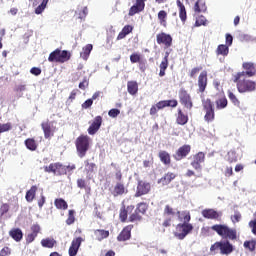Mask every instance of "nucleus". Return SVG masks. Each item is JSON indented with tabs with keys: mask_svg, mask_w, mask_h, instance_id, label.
<instances>
[{
	"mask_svg": "<svg viewBox=\"0 0 256 256\" xmlns=\"http://www.w3.org/2000/svg\"><path fill=\"white\" fill-rule=\"evenodd\" d=\"M93 105V99H88L82 104V109H89Z\"/></svg>",
	"mask_w": 256,
	"mask_h": 256,
	"instance_id": "obj_54",
	"label": "nucleus"
},
{
	"mask_svg": "<svg viewBox=\"0 0 256 256\" xmlns=\"http://www.w3.org/2000/svg\"><path fill=\"white\" fill-rule=\"evenodd\" d=\"M83 238L78 237L74 238L72 240L71 246L68 250L69 256H76L77 253L79 252V247H81V243L83 242Z\"/></svg>",
	"mask_w": 256,
	"mask_h": 256,
	"instance_id": "obj_12",
	"label": "nucleus"
},
{
	"mask_svg": "<svg viewBox=\"0 0 256 256\" xmlns=\"http://www.w3.org/2000/svg\"><path fill=\"white\" fill-rule=\"evenodd\" d=\"M169 67V59L163 58L162 62L160 63V77H165V71H167V68Z\"/></svg>",
	"mask_w": 256,
	"mask_h": 256,
	"instance_id": "obj_33",
	"label": "nucleus"
},
{
	"mask_svg": "<svg viewBox=\"0 0 256 256\" xmlns=\"http://www.w3.org/2000/svg\"><path fill=\"white\" fill-rule=\"evenodd\" d=\"M113 197H121L122 195H127L129 189L123 182H117L111 189Z\"/></svg>",
	"mask_w": 256,
	"mask_h": 256,
	"instance_id": "obj_9",
	"label": "nucleus"
},
{
	"mask_svg": "<svg viewBox=\"0 0 256 256\" xmlns=\"http://www.w3.org/2000/svg\"><path fill=\"white\" fill-rule=\"evenodd\" d=\"M131 63H139L141 61V56L139 54H132L130 56Z\"/></svg>",
	"mask_w": 256,
	"mask_h": 256,
	"instance_id": "obj_52",
	"label": "nucleus"
},
{
	"mask_svg": "<svg viewBox=\"0 0 256 256\" xmlns=\"http://www.w3.org/2000/svg\"><path fill=\"white\" fill-rule=\"evenodd\" d=\"M193 231V225L190 223H180L176 226L174 235L177 239L183 240Z\"/></svg>",
	"mask_w": 256,
	"mask_h": 256,
	"instance_id": "obj_6",
	"label": "nucleus"
},
{
	"mask_svg": "<svg viewBox=\"0 0 256 256\" xmlns=\"http://www.w3.org/2000/svg\"><path fill=\"white\" fill-rule=\"evenodd\" d=\"M159 158H160V161L164 163V165H169V163H171V156L166 151H160Z\"/></svg>",
	"mask_w": 256,
	"mask_h": 256,
	"instance_id": "obj_36",
	"label": "nucleus"
},
{
	"mask_svg": "<svg viewBox=\"0 0 256 256\" xmlns=\"http://www.w3.org/2000/svg\"><path fill=\"white\" fill-rule=\"evenodd\" d=\"M131 229H133V226H126L121 233L118 235L117 240L118 241H129L131 239Z\"/></svg>",
	"mask_w": 256,
	"mask_h": 256,
	"instance_id": "obj_19",
	"label": "nucleus"
},
{
	"mask_svg": "<svg viewBox=\"0 0 256 256\" xmlns=\"http://www.w3.org/2000/svg\"><path fill=\"white\" fill-rule=\"evenodd\" d=\"M69 58V52L56 49L49 55L48 61L50 63H65V61H69Z\"/></svg>",
	"mask_w": 256,
	"mask_h": 256,
	"instance_id": "obj_7",
	"label": "nucleus"
},
{
	"mask_svg": "<svg viewBox=\"0 0 256 256\" xmlns=\"http://www.w3.org/2000/svg\"><path fill=\"white\" fill-rule=\"evenodd\" d=\"M25 145H26L27 149H29L30 151H36L37 150V142L33 138H28L25 141Z\"/></svg>",
	"mask_w": 256,
	"mask_h": 256,
	"instance_id": "obj_40",
	"label": "nucleus"
},
{
	"mask_svg": "<svg viewBox=\"0 0 256 256\" xmlns=\"http://www.w3.org/2000/svg\"><path fill=\"white\" fill-rule=\"evenodd\" d=\"M75 169V165L72 166H63L59 163L50 164L44 168L46 173H54V175H65L67 171H73Z\"/></svg>",
	"mask_w": 256,
	"mask_h": 256,
	"instance_id": "obj_5",
	"label": "nucleus"
},
{
	"mask_svg": "<svg viewBox=\"0 0 256 256\" xmlns=\"http://www.w3.org/2000/svg\"><path fill=\"white\" fill-rule=\"evenodd\" d=\"M66 223L67 225H73V223H75V210H69Z\"/></svg>",
	"mask_w": 256,
	"mask_h": 256,
	"instance_id": "obj_43",
	"label": "nucleus"
},
{
	"mask_svg": "<svg viewBox=\"0 0 256 256\" xmlns=\"http://www.w3.org/2000/svg\"><path fill=\"white\" fill-rule=\"evenodd\" d=\"M176 121H177L178 125H186V123L189 121V117L187 115L183 114V112L181 110H179Z\"/></svg>",
	"mask_w": 256,
	"mask_h": 256,
	"instance_id": "obj_34",
	"label": "nucleus"
},
{
	"mask_svg": "<svg viewBox=\"0 0 256 256\" xmlns=\"http://www.w3.org/2000/svg\"><path fill=\"white\" fill-rule=\"evenodd\" d=\"M245 249H249V251H255L256 242L255 240L244 242Z\"/></svg>",
	"mask_w": 256,
	"mask_h": 256,
	"instance_id": "obj_46",
	"label": "nucleus"
},
{
	"mask_svg": "<svg viewBox=\"0 0 256 256\" xmlns=\"http://www.w3.org/2000/svg\"><path fill=\"white\" fill-rule=\"evenodd\" d=\"M201 25H207V19L205 18V16H199L198 18H196L195 26L201 27Z\"/></svg>",
	"mask_w": 256,
	"mask_h": 256,
	"instance_id": "obj_47",
	"label": "nucleus"
},
{
	"mask_svg": "<svg viewBox=\"0 0 256 256\" xmlns=\"http://www.w3.org/2000/svg\"><path fill=\"white\" fill-rule=\"evenodd\" d=\"M27 90V87L23 84H20L16 87V93H18V95H23L24 91Z\"/></svg>",
	"mask_w": 256,
	"mask_h": 256,
	"instance_id": "obj_51",
	"label": "nucleus"
},
{
	"mask_svg": "<svg viewBox=\"0 0 256 256\" xmlns=\"http://www.w3.org/2000/svg\"><path fill=\"white\" fill-rule=\"evenodd\" d=\"M138 213L141 215H145V212L147 211V204L146 203H139L137 205V209H135Z\"/></svg>",
	"mask_w": 256,
	"mask_h": 256,
	"instance_id": "obj_45",
	"label": "nucleus"
},
{
	"mask_svg": "<svg viewBox=\"0 0 256 256\" xmlns=\"http://www.w3.org/2000/svg\"><path fill=\"white\" fill-rule=\"evenodd\" d=\"M177 215L182 223H189V221H191V215L187 211L177 212Z\"/></svg>",
	"mask_w": 256,
	"mask_h": 256,
	"instance_id": "obj_37",
	"label": "nucleus"
},
{
	"mask_svg": "<svg viewBox=\"0 0 256 256\" xmlns=\"http://www.w3.org/2000/svg\"><path fill=\"white\" fill-rule=\"evenodd\" d=\"M176 3L179 9V17L181 19V22L185 23V21H187V10H185V5L181 3V0H177Z\"/></svg>",
	"mask_w": 256,
	"mask_h": 256,
	"instance_id": "obj_23",
	"label": "nucleus"
},
{
	"mask_svg": "<svg viewBox=\"0 0 256 256\" xmlns=\"http://www.w3.org/2000/svg\"><path fill=\"white\" fill-rule=\"evenodd\" d=\"M30 73H32V75H41V69H39V68H32L30 70Z\"/></svg>",
	"mask_w": 256,
	"mask_h": 256,
	"instance_id": "obj_64",
	"label": "nucleus"
},
{
	"mask_svg": "<svg viewBox=\"0 0 256 256\" xmlns=\"http://www.w3.org/2000/svg\"><path fill=\"white\" fill-rule=\"evenodd\" d=\"M203 107L206 112L204 116L205 121H213V119H215V112L213 111V103H211V100H204Z\"/></svg>",
	"mask_w": 256,
	"mask_h": 256,
	"instance_id": "obj_10",
	"label": "nucleus"
},
{
	"mask_svg": "<svg viewBox=\"0 0 256 256\" xmlns=\"http://www.w3.org/2000/svg\"><path fill=\"white\" fill-rule=\"evenodd\" d=\"M133 31V27L132 26H125L123 29H122V32H124L126 35H129V33H131Z\"/></svg>",
	"mask_w": 256,
	"mask_h": 256,
	"instance_id": "obj_59",
	"label": "nucleus"
},
{
	"mask_svg": "<svg viewBox=\"0 0 256 256\" xmlns=\"http://www.w3.org/2000/svg\"><path fill=\"white\" fill-rule=\"evenodd\" d=\"M55 207L57 209L65 210V209H67L68 205H67V202L65 200L60 198V199H56L55 200Z\"/></svg>",
	"mask_w": 256,
	"mask_h": 256,
	"instance_id": "obj_42",
	"label": "nucleus"
},
{
	"mask_svg": "<svg viewBox=\"0 0 256 256\" xmlns=\"http://www.w3.org/2000/svg\"><path fill=\"white\" fill-rule=\"evenodd\" d=\"M235 81H237V89L239 93H247L249 91H255V82L250 80H245V72H240L235 76Z\"/></svg>",
	"mask_w": 256,
	"mask_h": 256,
	"instance_id": "obj_1",
	"label": "nucleus"
},
{
	"mask_svg": "<svg viewBox=\"0 0 256 256\" xmlns=\"http://www.w3.org/2000/svg\"><path fill=\"white\" fill-rule=\"evenodd\" d=\"M228 97H229L230 101H232L233 105H235L236 107H239V105H240L239 99H237V96H235V94H233V92L229 91Z\"/></svg>",
	"mask_w": 256,
	"mask_h": 256,
	"instance_id": "obj_44",
	"label": "nucleus"
},
{
	"mask_svg": "<svg viewBox=\"0 0 256 256\" xmlns=\"http://www.w3.org/2000/svg\"><path fill=\"white\" fill-rule=\"evenodd\" d=\"M175 177H177V174L168 172L167 174H165L162 178H160L158 180V183L163 186L169 185V183H171V181H173V179H175Z\"/></svg>",
	"mask_w": 256,
	"mask_h": 256,
	"instance_id": "obj_22",
	"label": "nucleus"
},
{
	"mask_svg": "<svg viewBox=\"0 0 256 256\" xmlns=\"http://www.w3.org/2000/svg\"><path fill=\"white\" fill-rule=\"evenodd\" d=\"M217 249H221V242H216L211 246L210 251H217Z\"/></svg>",
	"mask_w": 256,
	"mask_h": 256,
	"instance_id": "obj_62",
	"label": "nucleus"
},
{
	"mask_svg": "<svg viewBox=\"0 0 256 256\" xmlns=\"http://www.w3.org/2000/svg\"><path fill=\"white\" fill-rule=\"evenodd\" d=\"M91 138L87 135H81L76 139V149L79 157H85V153L89 151Z\"/></svg>",
	"mask_w": 256,
	"mask_h": 256,
	"instance_id": "obj_3",
	"label": "nucleus"
},
{
	"mask_svg": "<svg viewBox=\"0 0 256 256\" xmlns=\"http://www.w3.org/2000/svg\"><path fill=\"white\" fill-rule=\"evenodd\" d=\"M216 55H222L223 57H227L229 55V46L220 44L216 49Z\"/></svg>",
	"mask_w": 256,
	"mask_h": 256,
	"instance_id": "obj_30",
	"label": "nucleus"
},
{
	"mask_svg": "<svg viewBox=\"0 0 256 256\" xmlns=\"http://www.w3.org/2000/svg\"><path fill=\"white\" fill-rule=\"evenodd\" d=\"M202 215L206 219H219V217H221V213H219L213 209L204 210L202 212Z\"/></svg>",
	"mask_w": 256,
	"mask_h": 256,
	"instance_id": "obj_24",
	"label": "nucleus"
},
{
	"mask_svg": "<svg viewBox=\"0 0 256 256\" xmlns=\"http://www.w3.org/2000/svg\"><path fill=\"white\" fill-rule=\"evenodd\" d=\"M180 101L183 106L187 109H191L193 107V102H191V96L188 95L187 91L181 90L179 93Z\"/></svg>",
	"mask_w": 256,
	"mask_h": 256,
	"instance_id": "obj_15",
	"label": "nucleus"
},
{
	"mask_svg": "<svg viewBox=\"0 0 256 256\" xmlns=\"http://www.w3.org/2000/svg\"><path fill=\"white\" fill-rule=\"evenodd\" d=\"M41 126L44 131L45 139H51L53 135H55V131H57V127L54 122H43Z\"/></svg>",
	"mask_w": 256,
	"mask_h": 256,
	"instance_id": "obj_8",
	"label": "nucleus"
},
{
	"mask_svg": "<svg viewBox=\"0 0 256 256\" xmlns=\"http://www.w3.org/2000/svg\"><path fill=\"white\" fill-rule=\"evenodd\" d=\"M120 219L122 222L128 220L130 223H137L141 220V214L135 210L134 206H128L126 209L120 211Z\"/></svg>",
	"mask_w": 256,
	"mask_h": 256,
	"instance_id": "obj_2",
	"label": "nucleus"
},
{
	"mask_svg": "<svg viewBox=\"0 0 256 256\" xmlns=\"http://www.w3.org/2000/svg\"><path fill=\"white\" fill-rule=\"evenodd\" d=\"M158 19L161 25H163V27H167V12H165V10H161L158 13Z\"/></svg>",
	"mask_w": 256,
	"mask_h": 256,
	"instance_id": "obj_41",
	"label": "nucleus"
},
{
	"mask_svg": "<svg viewBox=\"0 0 256 256\" xmlns=\"http://www.w3.org/2000/svg\"><path fill=\"white\" fill-rule=\"evenodd\" d=\"M212 231H215L220 237L224 239H236L237 232L227 227V225H214L211 227Z\"/></svg>",
	"mask_w": 256,
	"mask_h": 256,
	"instance_id": "obj_4",
	"label": "nucleus"
},
{
	"mask_svg": "<svg viewBox=\"0 0 256 256\" xmlns=\"http://www.w3.org/2000/svg\"><path fill=\"white\" fill-rule=\"evenodd\" d=\"M5 131H11V124H0V133H5Z\"/></svg>",
	"mask_w": 256,
	"mask_h": 256,
	"instance_id": "obj_49",
	"label": "nucleus"
},
{
	"mask_svg": "<svg viewBox=\"0 0 256 256\" xmlns=\"http://www.w3.org/2000/svg\"><path fill=\"white\" fill-rule=\"evenodd\" d=\"M156 107L158 108V111L161 109H165V107H167V100L158 102L156 104Z\"/></svg>",
	"mask_w": 256,
	"mask_h": 256,
	"instance_id": "obj_56",
	"label": "nucleus"
},
{
	"mask_svg": "<svg viewBox=\"0 0 256 256\" xmlns=\"http://www.w3.org/2000/svg\"><path fill=\"white\" fill-rule=\"evenodd\" d=\"M88 86H89V82H87V80H84L79 84V89H82L83 91H85V89H87Z\"/></svg>",
	"mask_w": 256,
	"mask_h": 256,
	"instance_id": "obj_60",
	"label": "nucleus"
},
{
	"mask_svg": "<svg viewBox=\"0 0 256 256\" xmlns=\"http://www.w3.org/2000/svg\"><path fill=\"white\" fill-rule=\"evenodd\" d=\"M173 41V38H171V35L165 34V33H160L157 35V43L161 45H165L166 47H171V43Z\"/></svg>",
	"mask_w": 256,
	"mask_h": 256,
	"instance_id": "obj_17",
	"label": "nucleus"
},
{
	"mask_svg": "<svg viewBox=\"0 0 256 256\" xmlns=\"http://www.w3.org/2000/svg\"><path fill=\"white\" fill-rule=\"evenodd\" d=\"M233 45V36L231 34L226 35V46L231 47Z\"/></svg>",
	"mask_w": 256,
	"mask_h": 256,
	"instance_id": "obj_55",
	"label": "nucleus"
},
{
	"mask_svg": "<svg viewBox=\"0 0 256 256\" xmlns=\"http://www.w3.org/2000/svg\"><path fill=\"white\" fill-rule=\"evenodd\" d=\"M94 235L97 241H103V239H107L109 237V231L107 230H95Z\"/></svg>",
	"mask_w": 256,
	"mask_h": 256,
	"instance_id": "obj_31",
	"label": "nucleus"
},
{
	"mask_svg": "<svg viewBox=\"0 0 256 256\" xmlns=\"http://www.w3.org/2000/svg\"><path fill=\"white\" fill-rule=\"evenodd\" d=\"M151 191V184L145 181H139L136 189L135 197H141L142 195H147Z\"/></svg>",
	"mask_w": 256,
	"mask_h": 256,
	"instance_id": "obj_11",
	"label": "nucleus"
},
{
	"mask_svg": "<svg viewBox=\"0 0 256 256\" xmlns=\"http://www.w3.org/2000/svg\"><path fill=\"white\" fill-rule=\"evenodd\" d=\"M36 238H37V232H33V233L27 235L26 242L33 243Z\"/></svg>",
	"mask_w": 256,
	"mask_h": 256,
	"instance_id": "obj_48",
	"label": "nucleus"
},
{
	"mask_svg": "<svg viewBox=\"0 0 256 256\" xmlns=\"http://www.w3.org/2000/svg\"><path fill=\"white\" fill-rule=\"evenodd\" d=\"M9 255H11V249H9V247H4L0 251V256H9Z\"/></svg>",
	"mask_w": 256,
	"mask_h": 256,
	"instance_id": "obj_53",
	"label": "nucleus"
},
{
	"mask_svg": "<svg viewBox=\"0 0 256 256\" xmlns=\"http://www.w3.org/2000/svg\"><path fill=\"white\" fill-rule=\"evenodd\" d=\"M57 242L53 238H45L41 240L42 247H46L47 249H53Z\"/></svg>",
	"mask_w": 256,
	"mask_h": 256,
	"instance_id": "obj_32",
	"label": "nucleus"
},
{
	"mask_svg": "<svg viewBox=\"0 0 256 256\" xmlns=\"http://www.w3.org/2000/svg\"><path fill=\"white\" fill-rule=\"evenodd\" d=\"M87 13H89V10L87 9V7L82 8L79 19H85V17H87Z\"/></svg>",
	"mask_w": 256,
	"mask_h": 256,
	"instance_id": "obj_57",
	"label": "nucleus"
},
{
	"mask_svg": "<svg viewBox=\"0 0 256 256\" xmlns=\"http://www.w3.org/2000/svg\"><path fill=\"white\" fill-rule=\"evenodd\" d=\"M198 87L200 93H203L207 87V71H202L198 77Z\"/></svg>",
	"mask_w": 256,
	"mask_h": 256,
	"instance_id": "obj_18",
	"label": "nucleus"
},
{
	"mask_svg": "<svg viewBox=\"0 0 256 256\" xmlns=\"http://www.w3.org/2000/svg\"><path fill=\"white\" fill-rule=\"evenodd\" d=\"M199 71H201V68H193L190 72V77H195Z\"/></svg>",
	"mask_w": 256,
	"mask_h": 256,
	"instance_id": "obj_63",
	"label": "nucleus"
},
{
	"mask_svg": "<svg viewBox=\"0 0 256 256\" xmlns=\"http://www.w3.org/2000/svg\"><path fill=\"white\" fill-rule=\"evenodd\" d=\"M10 236L14 241H21L23 239V232L20 229H14L10 231Z\"/></svg>",
	"mask_w": 256,
	"mask_h": 256,
	"instance_id": "obj_38",
	"label": "nucleus"
},
{
	"mask_svg": "<svg viewBox=\"0 0 256 256\" xmlns=\"http://www.w3.org/2000/svg\"><path fill=\"white\" fill-rule=\"evenodd\" d=\"M227 161L229 163H235L237 159H239V150H231L228 152L226 156Z\"/></svg>",
	"mask_w": 256,
	"mask_h": 256,
	"instance_id": "obj_29",
	"label": "nucleus"
},
{
	"mask_svg": "<svg viewBox=\"0 0 256 256\" xmlns=\"http://www.w3.org/2000/svg\"><path fill=\"white\" fill-rule=\"evenodd\" d=\"M145 1L146 0H136V4H134L129 10L130 17L137 15V13H141V11L145 9Z\"/></svg>",
	"mask_w": 256,
	"mask_h": 256,
	"instance_id": "obj_14",
	"label": "nucleus"
},
{
	"mask_svg": "<svg viewBox=\"0 0 256 256\" xmlns=\"http://www.w3.org/2000/svg\"><path fill=\"white\" fill-rule=\"evenodd\" d=\"M203 161H205V154L200 152L195 156L194 161L192 162V167L197 171L201 170V163H203Z\"/></svg>",
	"mask_w": 256,
	"mask_h": 256,
	"instance_id": "obj_20",
	"label": "nucleus"
},
{
	"mask_svg": "<svg viewBox=\"0 0 256 256\" xmlns=\"http://www.w3.org/2000/svg\"><path fill=\"white\" fill-rule=\"evenodd\" d=\"M220 251L223 255H229V253L233 252V245L229 242H220Z\"/></svg>",
	"mask_w": 256,
	"mask_h": 256,
	"instance_id": "obj_25",
	"label": "nucleus"
},
{
	"mask_svg": "<svg viewBox=\"0 0 256 256\" xmlns=\"http://www.w3.org/2000/svg\"><path fill=\"white\" fill-rule=\"evenodd\" d=\"M190 152H191V146L184 145L178 149L174 157L176 161H181V159L185 158L186 155H189Z\"/></svg>",
	"mask_w": 256,
	"mask_h": 256,
	"instance_id": "obj_16",
	"label": "nucleus"
},
{
	"mask_svg": "<svg viewBox=\"0 0 256 256\" xmlns=\"http://www.w3.org/2000/svg\"><path fill=\"white\" fill-rule=\"evenodd\" d=\"M35 193H37V186H32L26 193V201L31 203L35 199Z\"/></svg>",
	"mask_w": 256,
	"mask_h": 256,
	"instance_id": "obj_39",
	"label": "nucleus"
},
{
	"mask_svg": "<svg viewBox=\"0 0 256 256\" xmlns=\"http://www.w3.org/2000/svg\"><path fill=\"white\" fill-rule=\"evenodd\" d=\"M206 10H207V7L205 6V1L204 0H198L195 3L194 11L196 13H202L203 11H206Z\"/></svg>",
	"mask_w": 256,
	"mask_h": 256,
	"instance_id": "obj_35",
	"label": "nucleus"
},
{
	"mask_svg": "<svg viewBox=\"0 0 256 256\" xmlns=\"http://www.w3.org/2000/svg\"><path fill=\"white\" fill-rule=\"evenodd\" d=\"M91 51H93V45L87 44L85 47H83L80 57H82L84 61H87L89 59V55H91Z\"/></svg>",
	"mask_w": 256,
	"mask_h": 256,
	"instance_id": "obj_27",
	"label": "nucleus"
},
{
	"mask_svg": "<svg viewBox=\"0 0 256 256\" xmlns=\"http://www.w3.org/2000/svg\"><path fill=\"white\" fill-rule=\"evenodd\" d=\"M243 68L246 70V72H244V77L245 75H248V77H253V75H255V66L253 63L245 62Z\"/></svg>",
	"mask_w": 256,
	"mask_h": 256,
	"instance_id": "obj_26",
	"label": "nucleus"
},
{
	"mask_svg": "<svg viewBox=\"0 0 256 256\" xmlns=\"http://www.w3.org/2000/svg\"><path fill=\"white\" fill-rule=\"evenodd\" d=\"M167 107H177V101L176 100H166Z\"/></svg>",
	"mask_w": 256,
	"mask_h": 256,
	"instance_id": "obj_61",
	"label": "nucleus"
},
{
	"mask_svg": "<svg viewBox=\"0 0 256 256\" xmlns=\"http://www.w3.org/2000/svg\"><path fill=\"white\" fill-rule=\"evenodd\" d=\"M127 91L130 95H135L139 91V84L136 81H129L127 83Z\"/></svg>",
	"mask_w": 256,
	"mask_h": 256,
	"instance_id": "obj_28",
	"label": "nucleus"
},
{
	"mask_svg": "<svg viewBox=\"0 0 256 256\" xmlns=\"http://www.w3.org/2000/svg\"><path fill=\"white\" fill-rule=\"evenodd\" d=\"M120 113H121V111L119 109H111L108 112V115H109V117H112L113 119H115V117H117Z\"/></svg>",
	"mask_w": 256,
	"mask_h": 256,
	"instance_id": "obj_50",
	"label": "nucleus"
},
{
	"mask_svg": "<svg viewBox=\"0 0 256 256\" xmlns=\"http://www.w3.org/2000/svg\"><path fill=\"white\" fill-rule=\"evenodd\" d=\"M227 98L225 97V93L221 91L216 99V108L217 109H225L227 107Z\"/></svg>",
	"mask_w": 256,
	"mask_h": 256,
	"instance_id": "obj_21",
	"label": "nucleus"
},
{
	"mask_svg": "<svg viewBox=\"0 0 256 256\" xmlns=\"http://www.w3.org/2000/svg\"><path fill=\"white\" fill-rule=\"evenodd\" d=\"M232 221L233 223H239V221H241V214L236 213L232 216Z\"/></svg>",
	"mask_w": 256,
	"mask_h": 256,
	"instance_id": "obj_58",
	"label": "nucleus"
},
{
	"mask_svg": "<svg viewBox=\"0 0 256 256\" xmlns=\"http://www.w3.org/2000/svg\"><path fill=\"white\" fill-rule=\"evenodd\" d=\"M101 123H103V118L101 116H97L94 118L92 124L88 128L89 135H95L97 131L101 128Z\"/></svg>",
	"mask_w": 256,
	"mask_h": 256,
	"instance_id": "obj_13",
	"label": "nucleus"
}]
</instances>
